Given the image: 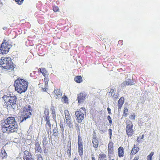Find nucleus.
I'll return each mask as SVG.
<instances>
[{
	"label": "nucleus",
	"instance_id": "f257e3e1",
	"mask_svg": "<svg viewBox=\"0 0 160 160\" xmlns=\"http://www.w3.org/2000/svg\"><path fill=\"white\" fill-rule=\"evenodd\" d=\"M1 129L4 132H16L18 130V125L13 117H8L1 121Z\"/></svg>",
	"mask_w": 160,
	"mask_h": 160
},
{
	"label": "nucleus",
	"instance_id": "f03ea898",
	"mask_svg": "<svg viewBox=\"0 0 160 160\" xmlns=\"http://www.w3.org/2000/svg\"><path fill=\"white\" fill-rule=\"evenodd\" d=\"M28 85V82L22 79L18 78L14 81L15 90L20 94L26 91Z\"/></svg>",
	"mask_w": 160,
	"mask_h": 160
},
{
	"label": "nucleus",
	"instance_id": "7ed1b4c3",
	"mask_svg": "<svg viewBox=\"0 0 160 160\" xmlns=\"http://www.w3.org/2000/svg\"><path fill=\"white\" fill-rule=\"evenodd\" d=\"M2 98L6 102L7 106L9 108H12L13 109H17L18 106L16 103L17 97L16 96L13 94H7L4 95Z\"/></svg>",
	"mask_w": 160,
	"mask_h": 160
},
{
	"label": "nucleus",
	"instance_id": "20e7f679",
	"mask_svg": "<svg viewBox=\"0 0 160 160\" xmlns=\"http://www.w3.org/2000/svg\"><path fill=\"white\" fill-rule=\"evenodd\" d=\"M0 65L4 69L11 70H13L15 68L11 58L8 57L4 58L3 59L2 58L0 61Z\"/></svg>",
	"mask_w": 160,
	"mask_h": 160
},
{
	"label": "nucleus",
	"instance_id": "39448f33",
	"mask_svg": "<svg viewBox=\"0 0 160 160\" xmlns=\"http://www.w3.org/2000/svg\"><path fill=\"white\" fill-rule=\"evenodd\" d=\"M127 126L126 127V131L128 136L131 137L133 134L134 131L132 129L133 124L132 122L129 120L126 121Z\"/></svg>",
	"mask_w": 160,
	"mask_h": 160
},
{
	"label": "nucleus",
	"instance_id": "423d86ee",
	"mask_svg": "<svg viewBox=\"0 0 160 160\" xmlns=\"http://www.w3.org/2000/svg\"><path fill=\"white\" fill-rule=\"evenodd\" d=\"M10 48V46H8L6 43L3 42L0 47V53L2 54L8 53Z\"/></svg>",
	"mask_w": 160,
	"mask_h": 160
},
{
	"label": "nucleus",
	"instance_id": "0eeeda50",
	"mask_svg": "<svg viewBox=\"0 0 160 160\" xmlns=\"http://www.w3.org/2000/svg\"><path fill=\"white\" fill-rule=\"evenodd\" d=\"M76 119L78 123H81L84 118V114L81 111H76L75 113Z\"/></svg>",
	"mask_w": 160,
	"mask_h": 160
},
{
	"label": "nucleus",
	"instance_id": "6e6552de",
	"mask_svg": "<svg viewBox=\"0 0 160 160\" xmlns=\"http://www.w3.org/2000/svg\"><path fill=\"white\" fill-rule=\"evenodd\" d=\"M44 114V115L43 116V117L46 122V127L47 128V125H48L49 128L50 130L51 131V124L50 122L49 111L48 110L45 111Z\"/></svg>",
	"mask_w": 160,
	"mask_h": 160
},
{
	"label": "nucleus",
	"instance_id": "1a4fd4ad",
	"mask_svg": "<svg viewBox=\"0 0 160 160\" xmlns=\"http://www.w3.org/2000/svg\"><path fill=\"white\" fill-rule=\"evenodd\" d=\"M78 96L77 99L78 102L79 103L82 104L83 103L86 98V94L85 93H80L78 94Z\"/></svg>",
	"mask_w": 160,
	"mask_h": 160
},
{
	"label": "nucleus",
	"instance_id": "9d476101",
	"mask_svg": "<svg viewBox=\"0 0 160 160\" xmlns=\"http://www.w3.org/2000/svg\"><path fill=\"white\" fill-rule=\"evenodd\" d=\"M31 115V112H30L24 111L23 114L21 116V122H22L24 120H26L27 119L30 118Z\"/></svg>",
	"mask_w": 160,
	"mask_h": 160
},
{
	"label": "nucleus",
	"instance_id": "9b49d317",
	"mask_svg": "<svg viewBox=\"0 0 160 160\" xmlns=\"http://www.w3.org/2000/svg\"><path fill=\"white\" fill-rule=\"evenodd\" d=\"M24 153V155L23 157L24 160H33L32 155L28 151H25Z\"/></svg>",
	"mask_w": 160,
	"mask_h": 160
},
{
	"label": "nucleus",
	"instance_id": "f8f14e48",
	"mask_svg": "<svg viewBox=\"0 0 160 160\" xmlns=\"http://www.w3.org/2000/svg\"><path fill=\"white\" fill-rule=\"evenodd\" d=\"M124 99L123 97L120 98L118 102V111L121 110V109L124 103Z\"/></svg>",
	"mask_w": 160,
	"mask_h": 160
},
{
	"label": "nucleus",
	"instance_id": "ddd939ff",
	"mask_svg": "<svg viewBox=\"0 0 160 160\" xmlns=\"http://www.w3.org/2000/svg\"><path fill=\"white\" fill-rule=\"evenodd\" d=\"M96 136H93V138L92 139V142L93 144V146L94 148H97L98 147V140L95 137Z\"/></svg>",
	"mask_w": 160,
	"mask_h": 160
},
{
	"label": "nucleus",
	"instance_id": "4468645a",
	"mask_svg": "<svg viewBox=\"0 0 160 160\" xmlns=\"http://www.w3.org/2000/svg\"><path fill=\"white\" fill-rule=\"evenodd\" d=\"M68 145L67 148V152L68 153V156L69 157H70L71 156V142L70 141H69L68 142Z\"/></svg>",
	"mask_w": 160,
	"mask_h": 160
},
{
	"label": "nucleus",
	"instance_id": "2eb2a0df",
	"mask_svg": "<svg viewBox=\"0 0 160 160\" xmlns=\"http://www.w3.org/2000/svg\"><path fill=\"white\" fill-rule=\"evenodd\" d=\"M36 142L37 141H36L35 143V149L36 151L41 152H42V149L40 147V144L38 142Z\"/></svg>",
	"mask_w": 160,
	"mask_h": 160
},
{
	"label": "nucleus",
	"instance_id": "dca6fc26",
	"mask_svg": "<svg viewBox=\"0 0 160 160\" xmlns=\"http://www.w3.org/2000/svg\"><path fill=\"white\" fill-rule=\"evenodd\" d=\"M123 148L122 147H120L118 149V155L119 157H123Z\"/></svg>",
	"mask_w": 160,
	"mask_h": 160
},
{
	"label": "nucleus",
	"instance_id": "f3484780",
	"mask_svg": "<svg viewBox=\"0 0 160 160\" xmlns=\"http://www.w3.org/2000/svg\"><path fill=\"white\" fill-rule=\"evenodd\" d=\"M78 151L79 155L80 156H82L83 152V146L82 145L78 146Z\"/></svg>",
	"mask_w": 160,
	"mask_h": 160
},
{
	"label": "nucleus",
	"instance_id": "a211bd4d",
	"mask_svg": "<svg viewBox=\"0 0 160 160\" xmlns=\"http://www.w3.org/2000/svg\"><path fill=\"white\" fill-rule=\"evenodd\" d=\"M139 148L137 147H135L134 146V147L133 148L131 152V154H136L139 151Z\"/></svg>",
	"mask_w": 160,
	"mask_h": 160
},
{
	"label": "nucleus",
	"instance_id": "6ab92c4d",
	"mask_svg": "<svg viewBox=\"0 0 160 160\" xmlns=\"http://www.w3.org/2000/svg\"><path fill=\"white\" fill-rule=\"evenodd\" d=\"M40 72L43 75L44 77H46V76L48 74V72L47 71L46 69L45 68H40Z\"/></svg>",
	"mask_w": 160,
	"mask_h": 160
},
{
	"label": "nucleus",
	"instance_id": "aec40b11",
	"mask_svg": "<svg viewBox=\"0 0 160 160\" xmlns=\"http://www.w3.org/2000/svg\"><path fill=\"white\" fill-rule=\"evenodd\" d=\"M107 157L104 154H100L98 156V160H107Z\"/></svg>",
	"mask_w": 160,
	"mask_h": 160
},
{
	"label": "nucleus",
	"instance_id": "412c9836",
	"mask_svg": "<svg viewBox=\"0 0 160 160\" xmlns=\"http://www.w3.org/2000/svg\"><path fill=\"white\" fill-rule=\"evenodd\" d=\"M54 92L55 93L56 95L58 98H60L62 96V93L59 89H57V90H55L54 91Z\"/></svg>",
	"mask_w": 160,
	"mask_h": 160
},
{
	"label": "nucleus",
	"instance_id": "4be33fe9",
	"mask_svg": "<svg viewBox=\"0 0 160 160\" xmlns=\"http://www.w3.org/2000/svg\"><path fill=\"white\" fill-rule=\"evenodd\" d=\"M82 78L81 76H78L74 78V81L76 82L79 83L82 81Z\"/></svg>",
	"mask_w": 160,
	"mask_h": 160
},
{
	"label": "nucleus",
	"instance_id": "5701e85b",
	"mask_svg": "<svg viewBox=\"0 0 160 160\" xmlns=\"http://www.w3.org/2000/svg\"><path fill=\"white\" fill-rule=\"evenodd\" d=\"M66 122L68 126L70 128H72L73 125L72 122V120L66 121Z\"/></svg>",
	"mask_w": 160,
	"mask_h": 160
},
{
	"label": "nucleus",
	"instance_id": "b1692460",
	"mask_svg": "<svg viewBox=\"0 0 160 160\" xmlns=\"http://www.w3.org/2000/svg\"><path fill=\"white\" fill-rule=\"evenodd\" d=\"M24 108L25 109V112H30V111H32V109L30 105H26L24 107Z\"/></svg>",
	"mask_w": 160,
	"mask_h": 160
},
{
	"label": "nucleus",
	"instance_id": "393cba45",
	"mask_svg": "<svg viewBox=\"0 0 160 160\" xmlns=\"http://www.w3.org/2000/svg\"><path fill=\"white\" fill-rule=\"evenodd\" d=\"M126 83L129 85H133L134 83L132 82V80L130 79H128L126 81Z\"/></svg>",
	"mask_w": 160,
	"mask_h": 160
},
{
	"label": "nucleus",
	"instance_id": "a878e982",
	"mask_svg": "<svg viewBox=\"0 0 160 160\" xmlns=\"http://www.w3.org/2000/svg\"><path fill=\"white\" fill-rule=\"evenodd\" d=\"M82 140L81 139L80 136L79 135H78V146H80V145H82Z\"/></svg>",
	"mask_w": 160,
	"mask_h": 160
},
{
	"label": "nucleus",
	"instance_id": "bb28decb",
	"mask_svg": "<svg viewBox=\"0 0 160 160\" xmlns=\"http://www.w3.org/2000/svg\"><path fill=\"white\" fill-rule=\"evenodd\" d=\"M51 109L52 110V117L53 118V119L54 120H55L56 118V114H55V110L53 107L52 108H51Z\"/></svg>",
	"mask_w": 160,
	"mask_h": 160
},
{
	"label": "nucleus",
	"instance_id": "cd10ccee",
	"mask_svg": "<svg viewBox=\"0 0 160 160\" xmlns=\"http://www.w3.org/2000/svg\"><path fill=\"white\" fill-rule=\"evenodd\" d=\"M40 86L39 87L41 88V90L42 91H43V92H46V90L47 89V86H46L45 85H44V87H42V85H40Z\"/></svg>",
	"mask_w": 160,
	"mask_h": 160
},
{
	"label": "nucleus",
	"instance_id": "c85d7f7f",
	"mask_svg": "<svg viewBox=\"0 0 160 160\" xmlns=\"http://www.w3.org/2000/svg\"><path fill=\"white\" fill-rule=\"evenodd\" d=\"M60 129L61 131L63 132L64 130L65 126L62 123H60Z\"/></svg>",
	"mask_w": 160,
	"mask_h": 160
},
{
	"label": "nucleus",
	"instance_id": "c756f323",
	"mask_svg": "<svg viewBox=\"0 0 160 160\" xmlns=\"http://www.w3.org/2000/svg\"><path fill=\"white\" fill-rule=\"evenodd\" d=\"M53 133L54 134V135L55 136H58V131L57 129L56 128H54L53 130Z\"/></svg>",
	"mask_w": 160,
	"mask_h": 160
},
{
	"label": "nucleus",
	"instance_id": "7c9ffc66",
	"mask_svg": "<svg viewBox=\"0 0 160 160\" xmlns=\"http://www.w3.org/2000/svg\"><path fill=\"white\" fill-rule=\"evenodd\" d=\"M44 80H45V85L46 86H47L48 83V81L49 80L48 78L45 77Z\"/></svg>",
	"mask_w": 160,
	"mask_h": 160
},
{
	"label": "nucleus",
	"instance_id": "2f4dec72",
	"mask_svg": "<svg viewBox=\"0 0 160 160\" xmlns=\"http://www.w3.org/2000/svg\"><path fill=\"white\" fill-rule=\"evenodd\" d=\"M113 142H110L108 144V148H113Z\"/></svg>",
	"mask_w": 160,
	"mask_h": 160
},
{
	"label": "nucleus",
	"instance_id": "473e14b6",
	"mask_svg": "<svg viewBox=\"0 0 160 160\" xmlns=\"http://www.w3.org/2000/svg\"><path fill=\"white\" fill-rule=\"evenodd\" d=\"M53 10L54 12H57L59 11V8L57 6H55L53 8Z\"/></svg>",
	"mask_w": 160,
	"mask_h": 160
},
{
	"label": "nucleus",
	"instance_id": "72a5a7b5",
	"mask_svg": "<svg viewBox=\"0 0 160 160\" xmlns=\"http://www.w3.org/2000/svg\"><path fill=\"white\" fill-rule=\"evenodd\" d=\"M2 152L3 153V155L2 156V159H4L6 158L7 156V154L6 153L5 151H3Z\"/></svg>",
	"mask_w": 160,
	"mask_h": 160
},
{
	"label": "nucleus",
	"instance_id": "f704fd0d",
	"mask_svg": "<svg viewBox=\"0 0 160 160\" xmlns=\"http://www.w3.org/2000/svg\"><path fill=\"white\" fill-rule=\"evenodd\" d=\"M108 134L110 136V138H111L112 135V130L111 129H109L108 130Z\"/></svg>",
	"mask_w": 160,
	"mask_h": 160
},
{
	"label": "nucleus",
	"instance_id": "c9c22d12",
	"mask_svg": "<svg viewBox=\"0 0 160 160\" xmlns=\"http://www.w3.org/2000/svg\"><path fill=\"white\" fill-rule=\"evenodd\" d=\"M154 153L153 152H151L150 154L147 156V158H149L150 159H152V157Z\"/></svg>",
	"mask_w": 160,
	"mask_h": 160
},
{
	"label": "nucleus",
	"instance_id": "e433bc0d",
	"mask_svg": "<svg viewBox=\"0 0 160 160\" xmlns=\"http://www.w3.org/2000/svg\"><path fill=\"white\" fill-rule=\"evenodd\" d=\"M15 0L16 2H18V4H19V5L21 4L23 1V0Z\"/></svg>",
	"mask_w": 160,
	"mask_h": 160
},
{
	"label": "nucleus",
	"instance_id": "4c0bfd02",
	"mask_svg": "<svg viewBox=\"0 0 160 160\" xmlns=\"http://www.w3.org/2000/svg\"><path fill=\"white\" fill-rule=\"evenodd\" d=\"M66 119V121L71 120V118L70 116H67L65 117Z\"/></svg>",
	"mask_w": 160,
	"mask_h": 160
},
{
	"label": "nucleus",
	"instance_id": "58836bf2",
	"mask_svg": "<svg viewBox=\"0 0 160 160\" xmlns=\"http://www.w3.org/2000/svg\"><path fill=\"white\" fill-rule=\"evenodd\" d=\"M135 115L134 114L130 115L129 117V118L132 120H134L135 119Z\"/></svg>",
	"mask_w": 160,
	"mask_h": 160
},
{
	"label": "nucleus",
	"instance_id": "ea45409f",
	"mask_svg": "<svg viewBox=\"0 0 160 160\" xmlns=\"http://www.w3.org/2000/svg\"><path fill=\"white\" fill-rule=\"evenodd\" d=\"M127 85H128L127 84V83H126V81H125V82H124L123 83H122L121 84V86L122 88H123Z\"/></svg>",
	"mask_w": 160,
	"mask_h": 160
},
{
	"label": "nucleus",
	"instance_id": "a19ab883",
	"mask_svg": "<svg viewBox=\"0 0 160 160\" xmlns=\"http://www.w3.org/2000/svg\"><path fill=\"white\" fill-rule=\"evenodd\" d=\"M64 113L65 114V117H67V116H70V114L69 113V112L68 111H65Z\"/></svg>",
	"mask_w": 160,
	"mask_h": 160
},
{
	"label": "nucleus",
	"instance_id": "79ce46f5",
	"mask_svg": "<svg viewBox=\"0 0 160 160\" xmlns=\"http://www.w3.org/2000/svg\"><path fill=\"white\" fill-rule=\"evenodd\" d=\"M107 118H108V119L109 121V122L110 124H111L112 123V119H111V117H110V116H108Z\"/></svg>",
	"mask_w": 160,
	"mask_h": 160
},
{
	"label": "nucleus",
	"instance_id": "37998d69",
	"mask_svg": "<svg viewBox=\"0 0 160 160\" xmlns=\"http://www.w3.org/2000/svg\"><path fill=\"white\" fill-rule=\"evenodd\" d=\"M62 99L64 100V102H66V101L68 100V98L66 96L63 97L62 98Z\"/></svg>",
	"mask_w": 160,
	"mask_h": 160
},
{
	"label": "nucleus",
	"instance_id": "c03bdc74",
	"mask_svg": "<svg viewBox=\"0 0 160 160\" xmlns=\"http://www.w3.org/2000/svg\"><path fill=\"white\" fill-rule=\"evenodd\" d=\"M3 155V153L2 152V151L0 152V159H2V156Z\"/></svg>",
	"mask_w": 160,
	"mask_h": 160
},
{
	"label": "nucleus",
	"instance_id": "a18cd8bd",
	"mask_svg": "<svg viewBox=\"0 0 160 160\" xmlns=\"http://www.w3.org/2000/svg\"><path fill=\"white\" fill-rule=\"evenodd\" d=\"M43 159L41 155H38L37 160H43Z\"/></svg>",
	"mask_w": 160,
	"mask_h": 160
},
{
	"label": "nucleus",
	"instance_id": "49530a36",
	"mask_svg": "<svg viewBox=\"0 0 160 160\" xmlns=\"http://www.w3.org/2000/svg\"><path fill=\"white\" fill-rule=\"evenodd\" d=\"M107 110H108V112L109 114H111L112 113H111V109L110 108H107Z\"/></svg>",
	"mask_w": 160,
	"mask_h": 160
},
{
	"label": "nucleus",
	"instance_id": "de8ad7c7",
	"mask_svg": "<svg viewBox=\"0 0 160 160\" xmlns=\"http://www.w3.org/2000/svg\"><path fill=\"white\" fill-rule=\"evenodd\" d=\"M76 129L77 132H80V128L79 127H77L76 128Z\"/></svg>",
	"mask_w": 160,
	"mask_h": 160
},
{
	"label": "nucleus",
	"instance_id": "09e8293b",
	"mask_svg": "<svg viewBox=\"0 0 160 160\" xmlns=\"http://www.w3.org/2000/svg\"><path fill=\"white\" fill-rule=\"evenodd\" d=\"M113 151V148H108L109 153H111Z\"/></svg>",
	"mask_w": 160,
	"mask_h": 160
},
{
	"label": "nucleus",
	"instance_id": "8fccbe9b",
	"mask_svg": "<svg viewBox=\"0 0 160 160\" xmlns=\"http://www.w3.org/2000/svg\"><path fill=\"white\" fill-rule=\"evenodd\" d=\"M128 110L127 108H125L124 111V113H126V112H128Z\"/></svg>",
	"mask_w": 160,
	"mask_h": 160
},
{
	"label": "nucleus",
	"instance_id": "3c124183",
	"mask_svg": "<svg viewBox=\"0 0 160 160\" xmlns=\"http://www.w3.org/2000/svg\"><path fill=\"white\" fill-rule=\"evenodd\" d=\"M138 158H139L138 156H136L134 158L133 160H138Z\"/></svg>",
	"mask_w": 160,
	"mask_h": 160
},
{
	"label": "nucleus",
	"instance_id": "603ef678",
	"mask_svg": "<svg viewBox=\"0 0 160 160\" xmlns=\"http://www.w3.org/2000/svg\"><path fill=\"white\" fill-rule=\"evenodd\" d=\"M137 141L139 143L140 142V138L139 137H138L137 139Z\"/></svg>",
	"mask_w": 160,
	"mask_h": 160
},
{
	"label": "nucleus",
	"instance_id": "864d4df0",
	"mask_svg": "<svg viewBox=\"0 0 160 160\" xmlns=\"http://www.w3.org/2000/svg\"><path fill=\"white\" fill-rule=\"evenodd\" d=\"M123 115L124 116L126 117L127 116V114L126 113H123Z\"/></svg>",
	"mask_w": 160,
	"mask_h": 160
},
{
	"label": "nucleus",
	"instance_id": "5fc2aeb1",
	"mask_svg": "<svg viewBox=\"0 0 160 160\" xmlns=\"http://www.w3.org/2000/svg\"><path fill=\"white\" fill-rule=\"evenodd\" d=\"M7 28H8L7 27H5L3 28V30H6V29H7Z\"/></svg>",
	"mask_w": 160,
	"mask_h": 160
},
{
	"label": "nucleus",
	"instance_id": "6e6d98bb",
	"mask_svg": "<svg viewBox=\"0 0 160 160\" xmlns=\"http://www.w3.org/2000/svg\"><path fill=\"white\" fill-rule=\"evenodd\" d=\"M144 135L143 134V135H142V137H141V139H143V138H144Z\"/></svg>",
	"mask_w": 160,
	"mask_h": 160
},
{
	"label": "nucleus",
	"instance_id": "4d7b16f0",
	"mask_svg": "<svg viewBox=\"0 0 160 160\" xmlns=\"http://www.w3.org/2000/svg\"><path fill=\"white\" fill-rule=\"evenodd\" d=\"M73 160H79L77 158L75 157L74 158Z\"/></svg>",
	"mask_w": 160,
	"mask_h": 160
},
{
	"label": "nucleus",
	"instance_id": "13d9d810",
	"mask_svg": "<svg viewBox=\"0 0 160 160\" xmlns=\"http://www.w3.org/2000/svg\"><path fill=\"white\" fill-rule=\"evenodd\" d=\"M79 127V126L78 125V124H75V127H76V128L77 127Z\"/></svg>",
	"mask_w": 160,
	"mask_h": 160
},
{
	"label": "nucleus",
	"instance_id": "bf43d9fd",
	"mask_svg": "<svg viewBox=\"0 0 160 160\" xmlns=\"http://www.w3.org/2000/svg\"><path fill=\"white\" fill-rule=\"evenodd\" d=\"M79 127V126L78 125V124H75V127H76V128L77 127Z\"/></svg>",
	"mask_w": 160,
	"mask_h": 160
},
{
	"label": "nucleus",
	"instance_id": "052dcab7",
	"mask_svg": "<svg viewBox=\"0 0 160 160\" xmlns=\"http://www.w3.org/2000/svg\"><path fill=\"white\" fill-rule=\"evenodd\" d=\"M92 160H96L94 157H92Z\"/></svg>",
	"mask_w": 160,
	"mask_h": 160
},
{
	"label": "nucleus",
	"instance_id": "680f3d73",
	"mask_svg": "<svg viewBox=\"0 0 160 160\" xmlns=\"http://www.w3.org/2000/svg\"><path fill=\"white\" fill-rule=\"evenodd\" d=\"M47 129H46V130H47V132L48 133H49V129H48V130H47Z\"/></svg>",
	"mask_w": 160,
	"mask_h": 160
},
{
	"label": "nucleus",
	"instance_id": "e2e57ef3",
	"mask_svg": "<svg viewBox=\"0 0 160 160\" xmlns=\"http://www.w3.org/2000/svg\"><path fill=\"white\" fill-rule=\"evenodd\" d=\"M113 91V90L112 89H111L110 91V92L112 93Z\"/></svg>",
	"mask_w": 160,
	"mask_h": 160
},
{
	"label": "nucleus",
	"instance_id": "0e129e2a",
	"mask_svg": "<svg viewBox=\"0 0 160 160\" xmlns=\"http://www.w3.org/2000/svg\"><path fill=\"white\" fill-rule=\"evenodd\" d=\"M122 41H118V43H121L122 42Z\"/></svg>",
	"mask_w": 160,
	"mask_h": 160
},
{
	"label": "nucleus",
	"instance_id": "69168bd1",
	"mask_svg": "<svg viewBox=\"0 0 160 160\" xmlns=\"http://www.w3.org/2000/svg\"><path fill=\"white\" fill-rule=\"evenodd\" d=\"M82 108L83 110H84V109H85V108Z\"/></svg>",
	"mask_w": 160,
	"mask_h": 160
},
{
	"label": "nucleus",
	"instance_id": "338daca9",
	"mask_svg": "<svg viewBox=\"0 0 160 160\" xmlns=\"http://www.w3.org/2000/svg\"><path fill=\"white\" fill-rule=\"evenodd\" d=\"M147 159H148V160H149V158H147Z\"/></svg>",
	"mask_w": 160,
	"mask_h": 160
},
{
	"label": "nucleus",
	"instance_id": "774afa93",
	"mask_svg": "<svg viewBox=\"0 0 160 160\" xmlns=\"http://www.w3.org/2000/svg\"><path fill=\"white\" fill-rule=\"evenodd\" d=\"M114 160V159H112V160Z\"/></svg>",
	"mask_w": 160,
	"mask_h": 160
}]
</instances>
